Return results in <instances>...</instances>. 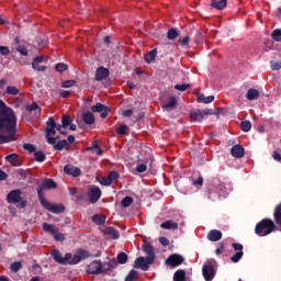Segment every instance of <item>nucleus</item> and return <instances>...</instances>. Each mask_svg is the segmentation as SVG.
Instances as JSON below:
<instances>
[{"label":"nucleus","instance_id":"f257e3e1","mask_svg":"<svg viewBox=\"0 0 281 281\" xmlns=\"http://www.w3.org/2000/svg\"><path fill=\"white\" fill-rule=\"evenodd\" d=\"M16 114L0 99V145L14 142L16 138Z\"/></svg>","mask_w":281,"mask_h":281},{"label":"nucleus","instance_id":"f03ea898","mask_svg":"<svg viewBox=\"0 0 281 281\" xmlns=\"http://www.w3.org/2000/svg\"><path fill=\"white\" fill-rule=\"evenodd\" d=\"M50 256L53 257L55 262H57L58 265L67 266V265H78L80 261L87 260V258H100L101 252L98 251L97 255H92L88 250L78 248L74 256L71 255V252H68L65 255V257H63V252H60V250L54 249L52 250Z\"/></svg>","mask_w":281,"mask_h":281},{"label":"nucleus","instance_id":"7ed1b4c3","mask_svg":"<svg viewBox=\"0 0 281 281\" xmlns=\"http://www.w3.org/2000/svg\"><path fill=\"white\" fill-rule=\"evenodd\" d=\"M273 232H278V225L271 218H262L255 226V234L260 238L265 236H269V234H273Z\"/></svg>","mask_w":281,"mask_h":281},{"label":"nucleus","instance_id":"20e7f679","mask_svg":"<svg viewBox=\"0 0 281 281\" xmlns=\"http://www.w3.org/2000/svg\"><path fill=\"white\" fill-rule=\"evenodd\" d=\"M21 194H22L21 189H15V190L10 191L7 194V202L11 203L13 205H16V203H20V207L25 209L27 206V202H25V200H23Z\"/></svg>","mask_w":281,"mask_h":281},{"label":"nucleus","instance_id":"39448f33","mask_svg":"<svg viewBox=\"0 0 281 281\" xmlns=\"http://www.w3.org/2000/svg\"><path fill=\"white\" fill-rule=\"evenodd\" d=\"M45 138L48 144H56V138H54V135H56V121L50 116L48 117V121L46 122V130H45Z\"/></svg>","mask_w":281,"mask_h":281},{"label":"nucleus","instance_id":"423d86ee","mask_svg":"<svg viewBox=\"0 0 281 281\" xmlns=\"http://www.w3.org/2000/svg\"><path fill=\"white\" fill-rule=\"evenodd\" d=\"M40 203L44 210H47V212H52L53 214H63V212H65V205L48 203L45 196L40 195Z\"/></svg>","mask_w":281,"mask_h":281},{"label":"nucleus","instance_id":"0eeeda50","mask_svg":"<svg viewBox=\"0 0 281 281\" xmlns=\"http://www.w3.org/2000/svg\"><path fill=\"white\" fill-rule=\"evenodd\" d=\"M214 265H216V261L214 259L209 260L203 267H202V276L205 281H213L216 271L214 270Z\"/></svg>","mask_w":281,"mask_h":281},{"label":"nucleus","instance_id":"6e6552de","mask_svg":"<svg viewBox=\"0 0 281 281\" xmlns=\"http://www.w3.org/2000/svg\"><path fill=\"white\" fill-rule=\"evenodd\" d=\"M155 260L153 257H138L134 261L135 269H142V271H148L150 269V265H153Z\"/></svg>","mask_w":281,"mask_h":281},{"label":"nucleus","instance_id":"1a4fd4ad","mask_svg":"<svg viewBox=\"0 0 281 281\" xmlns=\"http://www.w3.org/2000/svg\"><path fill=\"white\" fill-rule=\"evenodd\" d=\"M58 184H56L54 179H44L41 187L37 189L38 201H41V196H44L43 190H56Z\"/></svg>","mask_w":281,"mask_h":281},{"label":"nucleus","instance_id":"9d476101","mask_svg":"<svg viewBox=\"0 0 281 281\" xmlns=\"http://www.w3.org/2000/svg\"><path fill=\"white\" fill-rule=\"evenodd\" d=\"M232 247L234 249V251H237L233 257H231V261L236 263V262H240V260L243 259V256H245V252H243V244H238V243H233Z\"/></svg>","mask_w":281,"mask_h":281},{"label":"nucleus","instance_id":"9b49d317","mask_svg":"<svg viewBox=\"0 0 281 281\" xmlns=\"http://www.w3.org/2000/svg\"><path fill=\"white\" fill-rule=\"evenodd\" d=\"M183 256L172 254L166 259V265H169V267H179L180 265H183Z\"/></svg>","mask_w":281,"mask_h":281},{"label":"nucleus","instance_id":"f8f14e48","mask_svg":"<svg viewBox=\"0 0 281 281\" xmlns=\"http://www.w3.org/2000/svg\"><path fill=\"white\" fill-rule=\"evenodd\" d=\"M87 271L91 276H98L100 273H103V271H102V262H100L98 260L92 261L90 265H88Z\"/></svg>","mask_w":281,"mask_h":281},{"label":"nucleus","instance_id":"ddd939ff","mask_svg":"<svg viewBox=\"0 0 281 281\" xmlns=\"http://www.w3.org/2000/svg\"><path fill=\"white\" fill-rule=\"evenodd\" d=\"M110 72L109 71H97L94 79L97 82H101L103 80L104 87H111V79L109 78Z\"/></svg>","mask_w":281,"mask_h":281},{"label":"nucleus","instance_id":"4468645a","mask_svg":"<svg viewBox=\"0 0 281 281\" xmlns=\"http://www.w3.org/2000/svg\"><path fill=\"white\" fill-rule=\"evenodd\" d=\"M88 196H90V203H98V201H100V196H102V191L100 190V187H94L90 189Z\"/></svg>","mask_w":281,"mask_h":281},{"label":"nucleus","instance_id":"2eb2a0df","mask_svg":"<svg viewBox=\"0 0 281 281\" xmlns=\"http://www.w3.org/2000/svg\"><path fill=\"white\" fill-rule=\"evenodd\" d=\"M231 155L235 157V159H243L245 157V147H243V145H234L231 148Z\"/></svg>","mask_w":281,"mask_h":281},{"label":"nucleus","instance_id":"dca6fc26","mask_svg":"<svg viewBox=\"0 0 281 281\" xmlns=\"http://www.w3.org/2000/svg\"><path fill=\"white\" fill-rule=\"evenodd\" d=\"M65 175H69L70 177H80L82 175V171L80 168L75 167L74 165H66L64 167Z\"/></svg>","mask_w":281,"mask_h":281},{"label":"nucleus","instance_id":"f3484780","mask_svg":"<svg viewBox=\"0 0 281 281\" xmlns=\"http://www.w3.org/2000/svg\"><path fill=\"white\" fill-rule=\"evenodd\" d=\"M161 106L166 111H172L177 109V97H169L167 101L161 102Z\"/></svg>","mask_w":281,"mask_h":281},{"label":"nucleus","instance_id":"a211bd4d","mask_svg":"<svg viewBox=\"0 0 281 281\" xmlns=\"http://www.w3.org/2000/svg\"><path fill=\"white\" fill-rule=\"evenodd\" d=\"M206 238L211 243H218V240H221V238H223V232H221L218 229H212L207 233Z\"/></svg>","mask_w":281,"mask_h":281},{"label":"nucleus","instance_id":"6ab92c4d","mask_svg":"<svg viewBox=\"0 0 281 281\" xmlns=\"http://www.w3.org/2000/svg\"><path fill=\"white\" fill-rule=\"evenodd\" d=\"M5 161L11 164V166H14V168H19V166H23V161L19 159V156L16 154H10L5 156Z\"/></svg>","mask_w":281,"mask_h":281},{"label":"nucleus","instance_id":"aec40b11","mask_svg":"<svg viewBox=\"0 0 281 281\" xmlns=\"http://www.w3.org/2000/svg\"><path fill=\"white\" fill-rule=\"evenodd\" d=\"M143 251L147 255V258L155 260V248H153V244L145 241L143 244Z\"/></svg>","mask_w":281,"mask_h":281},{"label":"nucleus","instance_id":"412c9836","mask_svg":"<svg viewBox=\"0 0 281 281\" xmlns=\"http://www.w3.org/2000/svg\"><path fill=\"white\" fill-rule=\"evenodd\" d=\"M274 225H278L281 232V203L274 207L273 211Z\"/></svg>","mask_w":281,"mask_h":281},{"label":"nucleus","instance_id":"4be33fe9","mask_svg":"<svg viewBox=\"0 0 281 281\" xmlns=\"http://www.w3.org/2000/svg\"><path fill=\"white\" fill-rule=\"evenodd\" d=\"M43 60H45V57H43V56L35 57L32 63L33 69H37V71H45V69H47V66L38 67V65H41V63H43Z\"/></svg>","mask_w":281,"mask_h":281},{"label":"nucleus","instance_id":"5701e85b","mask_svg":"<svg viewBox=\"0 0 281 281\" xmlns=\"http://www.w3.org/2000/svg\"><path fill=\"white\" fill-rule=\"evenodd\" d=\"M81 120L82 122H85V124H88L89 126H91V124H95V116H93V113L91 112L82 113Z\"/></svg>","mask_w":281,"mask_h":281},{"label":"nucleus","instance_id":"b1692460","mask_svg":"<svg viewBox=\"0 0 281 281\" xmlns=\"http://www.w3.org/2000/svg\"><path fill=\"white\" fill-rule=\"evenodd\" d=\"M191 122H201L203 120V113L201 110H193L189 113Z\"/></svg>","mask_w":281,"mask_h":281},{"label":"nucleus","instance_id":"393cba45","mask_svg":"<svg viewBox=\"0 0 281 281\" xmlns=\"http://www.w3.org/2000/svg\"><path fill=\"white\" fill-rule=\"evenodd\" d=\"M211 5L215 10H225L227 8V0H212Z\"/></svg>","mask_w":281,"mask_h":281},{"label":"nucleus","instance_id":"a878e982","mask_svg":"<svg viewBox=\"0 0 281 281\" xmlns=\"http://www.w3.org/2000/svg\"><path fill=\"white\" fill-rule=\"evenodd\" d=\"M258 98H260V91L254 88L248 89L246 93L247 100L252 101V100H258Z\"/></svg>","mask_w":281,"mask_h":281},{"label":"nucleus","instance_id":"bb28decb","mask_svg":"<svg viewBox=\"0 0 281 281\" xmlns=\"http://www.w3.org/2000/svg\"><path fill=\"white\" fill-rule=\"evenodd\" d=\"M196 102L202 104H212V102H214V95L205 97L203 93L198 94Z\"/></svg>","mask_w":281,"mask_h":281},{"label":"nucleus","instance_id":"cd10ccee","mask_svg":"<svg viewBox=\"0 0 281 281\" xmlns=\"http://www.w3.org/2000/svg\"><path fill=\"white\" fill-rule=\"evenodd\" d=\"M161 229H179V224L172 220H168L165 223L160 224Z\"/></svg>","mask_w":281,"mask_h":281},{"label":"nucleus","instance_id":"c85d7f7f","mask_svg":"<svg viewBox=\"0 0 281 281\" xmlns=\"http://www.w3.org/2000/svg\"><path fill=\"white\" fill-rule=\"evenodd\" d=\"M156 58H157V49L149 50L145 55V63L150 64V63L155 61Z\"/></svg>","mask_w":281,"mask_h":281},{"label":"nucleus","instance_id":"c756f323","mask_svg":"<svg viewBox=\"0 0 281 281\" xmlns=\"http://www.w3.org/2000/svg\"><path fill=\"white\" fill-rule=\"evenodd\" d=\"M54 150H63L64 148H67L69 146V142L66 139L58 140L57 143L53 144Z\"/></svg>","mask_w":281,"mask_h":281},{"label":"nucleus","instance_id":"7c9ffc66","mask_svg":"<svg viewBox=\"0 0 281 281\" xmlns=\"http://www.w3.org/2000/svg\"><path fill=\"white\" fill-rule=\"evenodd\" d=\"M10 271H12L13 273H19V271H21V269H23V262L21 261H14L10 265L9 267Z\"/></svg>","mask_w":281,"mask_h":281},{"label":"nucleus","instance_id":"2f4dec72","mask_svg":"<svg viewBox=\"0 0 281 281\" xmlns=\"http://www.w3.org/2000/svg\"><path fill=\"white\" fill-rule=\"evenodd\" d=\"M173 281H186V270H177L173 274Z\"/></svg>","mask_w":281,"mask_h":281},{"label":"nucleus","instance_id":"473e14b6","mask_svg":"<svg viewBox=\"0 0 281 281\" xmlns=\"http://www.w3.org/2000/svg\"><path fill=\"white\" fill-rule=\"evenodd\" d=\"M34 159L38 164H43V161H45V159H47V157L45 156V153H43V150H38V151L34 153Z\"/></svg>","mask_w":281,"mask_h":281},{"label":"nucleus","instance_id":"72a5a7b5","mask_svg":"<svg viewBox=\"0 0 281 281\" xmlns=\"http://www.w3.org/2000/svg\"><path fill=\"white\" fill-rule=\"evenodd\" d=\"M105 234H108V236H112L114 240H117V238H120V232H117V229L113 227H108Z\"/></svg>","mask_w":281,"mask_h":281},{"label":"nucleus","instance_id":"f704fd0d","mask_svg":"<svg viewBox=\"0 0 281 281\" xmlns=\"http://www.w3.org/2000/svg\"><path fill=\"white\" fill-rule=\"evenodd\" d=\"M42 228H43V232H46L47 234H50L52 236L58 229V228L54 227V225L47 224V223H44L42 225Z\"/></svg>","mask_w":281,"mask_h":281},{"label":"nucleus","instance_id":"c9c22d12","mask_svg":"<svg viewBox=\"0 0 281 281\" xmlns=\"http://www.w3.org/2000/svg\"><path fill=\"white\" fill-rule=\"evenodd\" d=\"M72 120H71V116L67 115V114H64L63 117H61V126L63 128H67V126H71L72 124Z\"/></svg>","mask_w":281,"mask_h":281},{"label":"nucleus","instance_id":"e433bc0d","mask_svg":"<svg viewBox=\"0 0 281 281\" xmlns=\"http://www.w3.org/2000/svg\"><path fill=\"white\" fill-rule=\"evenodd\" d=\"M139 278V272L136 270H131L128 274L125 277V281H135Z\"/></svg>","mask_w":281,"mask_h":281},{"label":"nucleus","instance_id":"4c0bfd02","mask_svg":"<svg viewBox=\"0 0 281 281\" xmlns=\"http://www.w3.org/2000/svg\"><path fill=\"white\" fill-rule=\"evenodd\" d=\"M216 190L221 196H225L227 193V184H225V182H220L216 187Z\"/></svg>","mask_w":281,"mask_h":281},{"label":"nucleus","instance_id":"58836bf2","mask_svg":"<svg viewBox=\"0 0 281 281\" xmlns=\"http://www.w3.org/2000/svg\"><path fill=\"white\" fill-rule=\"evenodd\" d=\"M116 260L119 265H126V262H128V255H126V252H120L116 256Z\"/></svg>","mask_w":281,"mask_h":281},{"label":"nucleus","instance_id":"ea45409f","mask_svg":"<svg viewBox=\"0 0 281 281\" xmlns=\"http://www.w3.org/2000/svg\"><path fill=\"white\" fill-rule=\"evenodd\" d=\"M92 221L95 225H104V223H106V218L99 214L93 215Z\"/></svg>","mask_w":281,"mask_h":281},{"label":"nucleus","instance_id":"a19ab883","mask_svg":"<svg viewBox=\"0 0 281 281\" xmlns=\"http://www.w3.org/2000/svg\"><path fill=\"white\" fill-rule=\"evenodd\" d=\"M240 130L244 133H249L251 131V121H243L240 123Z\"/></svg>","mask_w":281,"mask_h":281},{"label":"nucleus","instance_id":"79ce46f5","mask_svg":"<svg viewBox=\"0 0 281 281\" xmlns=\"http://www.w3.org/2000/svg\"><path fill=\"white\" fill-rule=\"evenodd\" d=\"M177 36H179V31H177V29H170L167 32L168 41H175V38H177Z\"/></svg>","mask_w":281,"mask_h":281},{"label":"nucleus","instance_id":"37998d69","mask_svg":"<svg viewBox=\"0 0 281 281\" xmlns=\"http://www.w3.org/2000/svg\"><path fill=\"white\" fill-rule=\"evenodd\" d=\"M108 106H104L102 103H97L95 105L91 106L92 113H102Z\"/></svg>","mask_w":281,"mask_h":281},{"label":"nucleus","instance_id":"c03bdc74","mask_svg":"<svg viewBox=\"0 0 281 281\" xmlns=\"http://www.w3.org/2000/svg\"><path fill=\"white\" fill-rule=\"evenodd\" d=\"M271 38L274 40L277 43H281V29H276L271 33Z\"/></svg>","mask_w":281,"mask_h":281},{"label":"nucleus","instance_id":"a18cd8bd","mask_svg":"<svg viewBox=\"0 0 281 281\" xmlns=\"http://www.w3.org/2000/svg\"><path fill=\"white\" fill-rule=\"evenodd\" d=\"M25 109L29 111V113H32V111H37V113L41 114V106H38V103L26 105Z\"/></svg>","mask_w":281,"mask_h":281},{"label":"nucleus","instance_id":"49530a36","mask_svg":"<svg viewBox=\"0 0 281 281\" xmlns=\"http://www.w3.org/2000/svg\"><path fill=\"white\" fill-rule=\"evenodd\" d=\"M122 207H131L133 205V198L132 196H125L121 202Z\"/></svg>","mask_w":281,"mask_h":281},{"label":"nucleus","instance_id":"de8ad7c7","mask_svg":"<svg viewBox=\"0 0 281 281\" xmlns=\"http://www.w3.org/2000/svg\"><path fill=\"white\" fill-rule=\"evenodd\" d=\"M7 93L8 95H19V88L14 86H8Z\"/></svg>","mask_w":281,"mask_h":281},{"label":"nucleus","instance_id":"09e8293b","mask_svg":"<svg viewBox=\"0 0 281 281\" xmlns=\"http://www.w3.org/2000/svg\"><path fill=\"white\" fill-rule=\"evenodd\" d=\"M53 237L55 238V240H57L58 243H63V240H65V235L63 233L58 232V228L53 233Z\"/></svg>","mask_w":281,"mask_h":281},{"label":"nucleus","instance_id":"8fccbe9b","mask_svg":"<svg viewBox=\"0 0 281 281\" xmlns=\"http://www.w3.org/2000/svg\"><path fill=\"white\" fill-rule=\"evenodd\" d=\"M127 131H128V126H126L125 124H121V125L116 128L117 135H126Z\"/></svg>","mask_w":281,"mask_h":281},{"label":"nucleus","instance_id":"3c124183","mask_svg":"<svg viewBox=\"0 0 281 281\" xmlns=\"http://www.w3.org/2000/svg\"><path fill=\"white\" fill-rule=\"evenodd\" d=\"M110 183H113V181H117L120 179V173L117 171H111L108 176Z\"/></svg>","mask_w":281,"mask_h":281},{"label":"nucleus","instance_id":"603ef678","mask_svg":"<svg viewBox=\"0 0 281 281\" xmlns=\"http://www.w3.org/2000/svg\"><path fill=\"white\" fill-rule=\"evenodd\" d=\"M67 69H69V66H67V64L59 63L55 65V71H67Z\"/></svg>","mask_w":281,"mask_h":281},{"label":"nucleus","instance_id":"864d4df0","mask_svg":"<svg viewBox=\"0 0 281 281\" xmlns=\"http://www.w3.org/2000/svg\"><path fill=\"white\" fill-rule=\"evenodd\" d=\"M135 170L138 175H142V172H146L148 170V166H146V164H140L136 166Z\"/></svg>","mask_w":281,"mask_h":281},{"label":"nucleus","instance_id":"5fc2aeb1","mask_svg":"<svg viewBox=\"0 0 281 281\" xmlns=\"http://www.w3.org/2000/svg\"><path fill=\"white\" fill-rule=\"evenodd\" d=\"M179 44L182 47H188V45H190V35L184 36L183 38L179 40Z\"/></svg>","mask_w":281,"mask_h":281},{"label":"nucleus","instance_id":"6e6d98bb","mask_svg":"<svg viewBox=\"0 0 281 281\" xmlns=\"http://www.w3.org/2000/svg\"><path fill=\"white\" fill-rule=\"evenodd\" d=\"M175 89L176 91H188V89H190V85L188 83L176 85Z\"/></svg>","mask_w":281,"mask_h":281},{"label":"nucleus","instance_id":"4d7b16f0","mask_svg":"<svg viewBox=\"0 0 281 281\" xmlns=\"http://www.w3.org/2000/svg\"><path fill=\"white\" fill-rule=\"evenodd\" d=\"M76 85V80H66L63 81L61 87L63 89H69L70 87H74Z\"/></svg>","mask_w":281,"mask_h":281},{"label":"nucleus","instance_id":"13d9d810","mask_svg":"<svg viewBox=\"0 0 281 281\" xmlns=\"http://www.w3.org/2000/svg\"><path fill=\"white\" fill-rule=\"evenodd\" d=\"M272 71H280L281 61H270Z\"/></svg>","mask_w":281,"mask_h":281},{"label":"nucleus","instance_id":"bf43d9fd","mask_svg":"<svg viewBox=\"0 0 281 281\" xmlns=\"http://www.w3.org/2000/svg\"><path fill=\"white\" fill-rule=\"evenodd\" d=\"M24 150H27L29 153H36V147L32 144L25 143L23 145Z\"/></svg>","mask_w":281,"mask_h":281},{"label":"nucleus","instance_id":"052dcab7","mask_svg":"<svg viewBox=\"0 0 281 281\" xmlns=\"http://www.w3.org/2000/svg\"><path fill=\"white\" fill-rule=\"evenodd\" d=\"M16 52H19V54H21L22 56H27V48L23 45H19L16 47Z\"/></svg>","mask_w":281,"mask_h":281},{"label":"nucleus","instance_id":"680f3d73","mask_svg":"<svg viewBox=\"0 0 281 281\" xmlns=\"http://www.w3.org/2000/svg\"><path fill=\"white\" fill-rule=\"evenodd\" d=\"M10 54V48L8 46H0V55L8 56Z\"/></svg>","mask_w":281,"mask_h":281},{"label":"nucleus","instance_id":"e2e57ef3","mask_svg":"<svg viewBox=\"0 0 281 281\" xmlns=\"http://www.w3.org/2000/svg\"><path fill=\"white\" fill-rule=\"evenodd\" d=\"M159 243L162 247H168V245H170V240L167 237H159Z\"/></svg>","mask_w":281,"mask_h":281},{"label":"nucleus","instance_id":"0e129e2a","mask_svg":"<svg viewBox=\"0 0 281 281\" xmlns=\"http://www.w3.org/2000/svg\"><path fill=\"white\" fill-rule=\"evenodd\" d=\"M223 251H225V244L220 243V248L215 249V254H216V256H221V254H223Z\"/></svg>","mask_w":281,"mask_h":281},{"label":"nucleus","instance_id":"69168bd1","mask_svg":"<svg viewBox=\"0 0 281 281\" xmlns=\"http://www.w3.org/2000/svg\"><path fill=\"white\" fill-rule=\"evenodd\" d=\"M101 186H111V180L108 178H102L101 181H100Z\"/></svg>","mask_w":281,"mask_h":281},{"label":"nucleus","instance_id":"338daca9","mask_svg":"<svg viewBox=\"0 0 281 281\" xmlns=\"http://www.w3.org/2000/svg\"><path fill=\"white\" fill-rule=\"evenodd\" d=\"M272 158L274 159V161H281V154L274 150L272 153Z\"/></svg>","mask_w":281,"mask_h":281},{"label":"nucleus","instance_id":"774afa93","mask_svg":"<svg viewBox=\"0 0 281 281\" xmlns=\"http://www.w3.org/2000/svg\"><path fill=\"white\" fill-rule=\"evenodd\" d=\"M193 186H203V176L193 181Z\"/></svg>","mask_w":281,"mask_h":281}]
</instances>
